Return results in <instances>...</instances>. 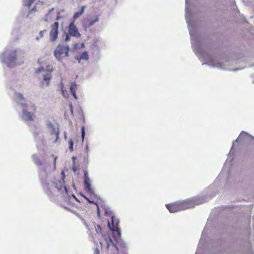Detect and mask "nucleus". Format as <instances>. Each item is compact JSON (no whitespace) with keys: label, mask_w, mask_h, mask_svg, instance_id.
<instances>
[{"label":"nucleus","mask_w":254,"mask_h":254,"mask_svg":"<svg viewBox=\"0 0 254 254\" xmlns=\"http://www.w3.org/2000/svg\"><path fill=\"white\" fill-rule=\"evenodd\" d=\"M52 78V75L50 73H48L44 76V80L46 82V85L48 86Z\"/></svg>","instance_id":"nucleus-19"},{"label":"nucleus","mask_w":254,"mask_h":254,"mask_svg":"<svg viewBox=\"0 0 254 254\" xmlns=\"http://www.w3.org/2000/svg\"><path fill=\"white\" fill-rule=\"evenodd\" d=\"M86 6H82L81 7V9L80 11L76 12L73 16V21L75 22V21L76 19H77L78 17H79L81 15H82V14L84 13L85 8Z\"/></svg>","instance_id":"nucleus-14"},{"label":"nucleus","mask_w":254,"mask_h":254,"mask_svg":"<svg viewBox=\"0 0 254 254\" xmlns=\"http://www.w3.org/2000/svg\"><path fill=\"white\" fill-rule=\"evenodd\" d=\"M46 69L50 72L49 73H51V72L54 70V68L53 67L52 65H48L47 66Z\"/></svg>","instance_id":"nucleus-25"},{"label":"nucleus","mask_w":254,"mask_h":254,"mask_svg":"<svg viewBox=\"0 0 254 254\" xmlns=\"http://www.w3.org/2000/svg\"><path fill=\"white\" fill-rule=\"evenodd\" d=\"M35 0H23L24 5L30 7Z\"/></svg>","instance_id":"nucleus-22"},{"label":"nucleus","mask_w":254,"mask_h":254,"mask_svg":"<svg viewBox=\"0 0 254 254\" xmlns=\"http://www.w3.org/2000/svg\"><path fill=\"white\" fill-rule=\"evenodd\" d=\"M76 59L78 61L82 60L85 61L88 60L89 59V56L87 52L85 51L83 52L79 56H77Z\"/></svg>","instance_id":"nucleus-16"},{"label":"nucleus","mask_w":254,"mask_h":254,"mask_svg":"<svg viewBox=\"0 0 254 254\" xmlns=\"http://www.w3.org/2000/svg\"><path fill=\"white\" fill-rule=\"evenodd\" d=\"M56 134H57V138H58L59 137V132H56Z\"/></svg>","instance_id":"nucleus-34"},{"label":"nucleus","mask_w":254,"mask_h":254,"mask_svg":"<svg viewBox=\"0 0 254 254\" xmlns=\"http://www.w3.org/2000/svg\"><path fill=\"white\" fill-rule=\"evenodd\" d=\"M53 157L54 158V168H56V164L57 157H55L54 156H53Z\"/></svg>","instance_id":"nucleus-30"},{"label":"nucleus","mask_w":254,"mask_h":254,"mask_svg":"<svg viewBox=\"0 0 254 254\" xmlns=\"http://www.w3.org/2000/svg\"><path fill=\"white\" fill-rule=\"evenodd\" d=\"M59 23L58 21L55 22L50 26V39L51 41H55L58 37Z\"/></svg>","instance_id":"nucleus-7"},{"label":"nucleus","mask_w":254,"mask_h":254,"mask_svg":"<svg viewBox=\"0 0 254 254\" xmlns=\"http://www.w3.org/2000/svg\"><path fill=\"white\" fill-rule=\"evenodd\" d=\"M60 87L63 96L65 98L68 97V94L67 93V92L64 88V84L63 82L60 83Z\"/></svg>","instance_id":"nucleus-20"},{"label":"nucleus","mask_w":254,"mask_h":254,"mask_svg":"<svg viewBox=\"0 0 254 254\" xmlns=\"http://www.w3.org/2000/svg\"><path fill=\"white\" fill-rule=\"evenodd\" d=\"M23 115L25 120L28 121H34V117L35 116V115L33 113L31 114L30 112H28L26 110L23 109Z\"/></svg>","instance_id":"nucleus-11"},{"label":"nucleus","mask_w":254,"mask_h":254,"mask_svg":"<svg viewBox=\"0 0 254 254\" xmlns=\"http://www.w3.org/2000/svg\"><path fill=\"white\" fill-rule=\"evenodd\" d=\"M48 126L49 127H54V126H53V125L51 123H48Z\"/></svg>","instance_id":"nucleus-32"},{"label":"nucleus","mask_w":254,"mask_h":254,"mask_svg":"<svg viewBox=\"0 0 254 254\" xmlns=\"http://www.w3.org/2000/svg\"><path fill=\"white\" fill-rule=\"evenodd\" d=\"M3 61L6 63L8 66L13 67L15 64L17 59L16 51H11L8 53H4L2 55Z\"/></svg>","instance_id":"nucleus-4"},{"label":"nucleus","mask_w":254,"mask_h":254,"mask_svg":"<svg viewBox=\"0 0 254 254\" xmlns=\"http://www.w3.org/2000/svg\"><path fill=\"white\" fill-rule=\"evenodd\" d=\"M69 143V148L71 151L73 150V142L71 139H70L68 141Z\"/></svg>","instance_id":"nucleus-23"},{"label":"nucleus","mask_w":254,"mask_h":254,"mask_svg":"<svg viewBox=\"0 0 254 254\" xmlns=\"http://www.w3.org/2000/svg\"><path fill=\"white\" fill-rule=\"evenodd\" d=\"M99 242L101 245V249L105 250L106 252L109 251L110 247L114 248L117 251H118L117 246L113 243L109 233L102 235L101 238H99Z\"/></svg>","instance_id":"nucleus-3"},{"label":"nucleus","mask_w":254,"mask_h":254,"mask_svg":"<svg viewBox=\"0 0 254 254\" xmlns=\"http://www.w3.org/2000/svg\"><path fill=\"white\" fill-rule=\"evenodd\" d=\"M33 160L34 163L37 166H42L43 165V162L37 155L33 156Z\"/></svg>","instance_id":"nucleus-18"},{"label":"nucleus","mask_w":254,"mask_h":254,"mask_svg":"<svg viewBox=\"0 0 254 254\" xmlns=\"http://www.w3.org/2000/svg\"><path fill=\"white\" fill-rule=\"evenodd\" d=\"M84 198H85V199H86V200H87L89 202H90V203H92V201H91L89 200V199L87 197H85V196H84Z\"/></svg>","instance_id":"nucleus-33"},{"label":"nucleus","mask_w":254,"mask_h":254,"mask_svg":"<svg viewBox=\"0 0 254 254\" xmlns=\"http://www.w3.org/2000/svg\"><path fill=\"white\" fill-rule=\"evenodd\" d=\"M253 138V137L250 135L247 132L242 131L240 134L239 135L238 138L236 139V141H238L239 140H245L247 139Z\"/></svg>","instance_id":"nucleus-12"},{"label":"nucleus","mask_w":254,"mask_h":254,"mask_svg":"<svg viewBox=\"0 0 254 254\" xmlns=\"http://www.w3.org/2000/svg\"><path fill=\"white\" fill-rule=\"evenodd\" d=\"M73 47L75 49H83L85 48V45L84 43H82L81 44L76 43L74 45Z\"/></svg>","instance_id":"nucleus-21"},{"label":"nucleus","mask_w":254,"mask_h":254,"mask_svg":"<svg viewBox=\"0 0 254 254\" xmlns=\"http://www.w3.org/2000/svg\"><path fill=\"white\" fill-rule=\"evenodd\" d=\"M166 206L170 212L175 213L191 208L193 203L190 200H185L167 204Z\"/></svg>","instance_id":"nucleus-2"},{"label":"nucleus","mask_w":254,"mask_h":254,"mask_svg":"<svg viewBox=\"0 0 254 254\" xmlns=\"http://www.w3.org/2000/svg\"><path fill=\"white\" fill-rule=\"evenodd\" d=\"M69 51L68 46L59 45L54 51V55L58 60H60L63 58L68 57Z\"/></svg>","instance_id":"nucleus-6"},{"label":"nucleus","mask_w":254,"mask_h":254,"mask_svg":"<svg viewBox=\"0 0 254 254\" xmlns=\"http://www.w3.org/2000/svg\"><path fill=\"white\" fill-rule=\"evenodd\" d=\"M70 40V37L69 36V35H68L67 34L66 35V37H65V41L66 42H67L68 41Z\"/></svg>","instance_id":"nucleus-31"},{"label":"nucleus","mask_w":254,"mask_h":254,"mask_svg":"<svg viewBox=\"0 0 254 254\" xmlns=\"http://www.w3.org/2000/svg\"><path fill=\"white\" fill-rule=\"evenodd\" d=\"M95 230H96L97 234L98 235H101V237L102 236V235L108 234V233H105V232L103 233L102 229L98 225L95 226Z\"/></svg>","instance_id":"nucleus-17"},{"label":"nucleus","mask_w":254,"mask_h":254,"mask_svg":"<svg viewBox=\"0 0 254 254\" xmlns=\"http://www.w3.org/2000/svg\"><path fill=\"white\" fill-rule=\"evenodd\" d=\"M94 254H100V251L98 248H96L94 249Z\"/></svg>","instance_id":"nucleus-29"},{"label":"nucleus","mask_w":254,"mask_h":254,"mask_svg":"<svg viewBox=\"0 0 254 254\" xmlns=\"http://www.w3.org/2000/svg\"><path fill=\"white\" fill-rule=\"evenodd\" d=\"M68 34L72 37L79 38L81 36V34L79 32L78 28L74 24V21H72L70 23L68 26Z\"/></svg>","instance_id":"nucleus-8"},{"label":"nucleus","mask_w":254,"mask_h":254,"mask_svg":"<svg viewBox=\"0 0 254 254\" xmlns=\"http://www.w3.org/2000/svg\"><path fill=\"white\" fill-rule=\"evenodd\" d=\"M84 185L87 189V192L90 194H94V192L93 189L91 188L90 184V180L88 177V174L87 171H85L84 173Z\"/></svg>","instance_id":"nucleus-9"},{"label":"nucleus","mask_w":254,"mask_h":254,"mask_svg":"<svg viewBox=\"0 0 254 254\" xmlns=\"http://www.w3.org/2000/svg\"><path fill=\"white\" fill-rule=\"evenodd\" d=\"M61 18V16L60 15V11H58L57 12V17L56 18V20H57V21L59 20Z\"/></svg>","instance_id":"nucleus-26"},{"label":"nucleus","mask_w":254,"mask_h":254,"mask_svg":"<svg viewBox=\"0 0 254 254\" xmlns=\"http://www.w3.org/2000/svg\"><path fill=\"white\" fill-rule=\"evenodd\" d=\"M54 8H52L49 10L48 12L46 14L45 16L44 20L47 22L50 21L54 18V13L53 11L54 10Z\"/></svg>","instance_id":"nucleus-13"},{"label":"nucleus","mask_w":254,"mask_h":254,"mask_svg":"<svg viewBox=\"0 0 254 254\" xmlns=\"http://www.w3.org/2000/svg\"><path fill=\"white\" fill-rule=\"evenodd\" d=\"M46 32V30H44L40 32L39 35L41 38L43 37L44 33Z\"/></svg>","instance_id":"nucleus-28"},{"label":"nucleus","mask_w":254,"mask_h":254,"mask_svg":"<svg viewBox=\"0 0 254 254\" xmlns=\"http://www.w3.org/2000/svg\"><path fill=\"white\" fill-rule=\"evenodd\" d=\"M99 15H96L95 16H93L92 18H90L87 19V20L83 23L82 26L83 27L86 29L87 28H90L91 26L93 25L96 22H98L99 20Z\"/></svg>","instance_id":"nucleus-10"},{"label":"nucleus","mask_w":254,"mask_h":254,"mask_svg":"<svg viewBox=\"0 0 254 254\" xmlns=\"http://www.w3.org/2000/svg\"><path fill=\"white\" fill-rule=\"evenodd\" d=\"M77 85L75 83H72L70 86V91L75 99H77L76 95V91L77 90Z\"/></svg>","instance_id":"nucleus-15"},{"label":"nucleus","mask_w":254,"mask_h":254,"mask_svg":"<svg viewBox=\"0 0 254 254\" xmlns=\"http://www.w3.org/2000/svg\"><path fill=\"white\" fill-rule=\"evenodd\" d=\"M64 181L63 179L61 180H55L45 185L44 189L50 196L57 195L58 193H67V189L64 185Z\"/></svg>","instance_id":"nucleus-1"},{"label":"nucleus","mask_w":254,"mask_h":254,"mask_svg":"<svg viewBox=\"0 0 254 254\" xmlns=\"http://www.w3.org/2000/svg\"><path fill=\"white\" fill-rule=\"evenodd\" d=\"M31 108L34 112H35L37 110V107L35 104L32 105L31 106Z\"/></svg>","instance_id":"nucleus-27"},{"label":"nucleus","mask_w":254,"mask_h":254,"mask_svg":"<svg viewBox=\"0 0 254 254\" xmlns=\"http://www.w3.org/2000/svg\"><path fill=\"white\" fill-rule=\"evenodd\" d=\"M85 127L84 126L82 127L81 128V136H82V141H83L85 136V131H84Z\"/></svg>","instance_id":"nucleus-24"},{"label":"nucleus","mask_w":254,"mask_h":254,"mask_svg":"<svg viewBox=\"0 0 254 254\" xmlns=\"http://www.w3.org/2000/svg\"><path fill=\"white\" fill-rule=\"evenodd\" d=\"M118 219L114 216H112L111 219V222H108V226L111 231L113 232V235L115 238H119L121 237V233L119 228Z\"/></svg>","instance_id":"nucleus-5"}]
</instances>
